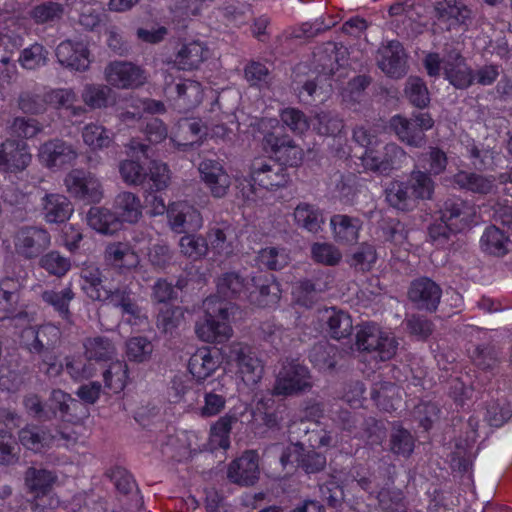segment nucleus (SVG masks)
<instances>
[{
    "mask_svg": "<svg viewBox=\"0 0 512 512\" xmlns=\"http://www.w3.org/2000/svg\"><path fill=\"white\" fill-rule=\"evenodd\" d=\"M407 294L417 309L434 312L440 303L442 289L432 279L420 277L411 282Z\"/></svg>",
    "mask_w": 512,
    "mask_h": 512,
    "instance_id": "9b49d317",
    "label": "nucleus"
},
{
    "mask_svg": "<svg viewBox=\"0 0 512 512\" xmlns=\"http://www.w3.org/2000/svg\"><path fill=\"white\" fill-rule=\"evenodd\" d=\"M378 505L384 512H405V496L400 489L383 488L377 494Z\"/></svg>",
    "mask_w": 512,
    "mask_h": 512,
    "instance_id": "13d9d810",
    "label": "nucleus"
},
{
    "mask_svg": "<svg viewBox=\"0 0 512 512\" xmlns=\"http://www.w3.org/2000/svg\"><path fill=\"white\" fill-rule=\"evenodd\" d=\"M126 355L130 361L142 363L148 361L154 350V346L146 337H132L126 344Z\"/></svg>",
    "mask_w": 512,
    "mask_h": 512,
    "instance_id": "e2e57ef3",
    "label": "nucleus"
},
{
    "mask_svg": "<svg viewBox=\"0 0 512 512\" xmlns=\"http://www.w3.org/2000/svg\"><path fill=\"white\" fill-rule=\"evenodd\" d=\"M77 155L72 145L60 139L47 141L39 149L40 160L49 168L69 165Z\"/></svg>",
    "mask_w": 512,
    "mask_h": 512,
    "instance_id": "4be33fe9",
    "label": "nucleus"
},
{
    "mask_svg": "<svg viewBox=\"0 0 512 512\" xmlns=\"http://www.w3.org/2000/svg\"><path fill=\"white\" fill-rule=\"evenodd\" d=\"M252 290L249 289L247 299L259 307L276 304L280 299L281 289L271 274L257 273L251 278Z\"/></svg>",
    "mask_w": 512,
    "mask_h": 512,
    "instance_id": "4468645a",
    "label": "nucleus"
},
{
    "mask_svg": "<svg viewBox=\"0 0 512 512\" xmlns=\"http://www.w3.org/2000/svg\"><path fill=\"white\" fill-rule=\"evenodd\" d=\"M293 218L297 227L313 234L319 233L324 224L322 211L316 205L308 202H300L295 207Z\"/></svg>",
    "mask_w": 512,
    "mask_h": 512,
    "instance_id": "c9c22d12",
    "label": "nucleus"
},
{
    "mask_svg": "<svg viewBox=\"0 0 512 512\" xmlns=\"http://www.w3.org/2000/svg\"><path fill=\"white\" fill-rule=\"evenodd\" d=\"M204 317L195 325L199 339L207 343H222L232 335L229 324L231 310L230 302L220 300L217 296L207 297L203 302Z\"/></svg>",
    "mask_w": 512,
    "mask_h": 512,
    "instance_id": "f257e3e1",
    "label": "nucleus"
},
{
    "mask_svg": "<svg viewBox=\"0 0 512 512\" xmlns=\"http://www.w3.org/2000/svg\"><path fill=\"white\" fill-rule=\"evenodd\" d=\"M377 258L375 246L368 242H362L347 255L346 262L354 271L364 273L372 269Z\"/></svg>",
    "mask_w": 512,
    "mask_h": 512,
    "instance_id": "79ce46f5",
    "label": "nucleus"
},
{
    "mask_svg": "<svg viewBox=\"0 0 512 512\" xmlns=\"http://www.w3.org/2000/svg\"><path fill=\"white\" fill-rule=\"evenodd\" d=\"M227 477L231 482L241 486L254 485L259 479V465L255 452L246 451L232 461L228 466Z\"/></svg>",
    "mask_w": 512,
    "mask_h": 512,
    "instance_id": "6ab92c4d",
    "label": "nucleus"
},
{
    "mask_svg": "<svg viewBox=\"0 0 512 512\" xmlns=\"http://www.w3.org/2000/svg\"><path fill=\"white\" fill-rule=\"evenodd\" d=\"M106 476L113 482L118 500L127 510H138L142 507V497L133 476L122 467H114L106 472Z\"/></svg>",
    "mask_w": 512,
    "mask_h": 512,
    "instance_id": "9d476101",
    "label": "nucleus"
},
{
    "mask_svg": "<svg viewBox=\"0 0 512 512\" xmlns=\"http://www.w3.org/2000/svg\"><path fill=\"white\" fill-rule=\"evenodd\" d=\"M313 387L312 376L308 368L298 362L283 364L273 387V394L282 396L298 395Z\"/></svg>",
    "mask_w": 512,
    "mask_h": 512,
    "instance_id": "7ed1b4c3",
    "label": "nucleus"
},
{
    "mask_svg": "<svg viewBox=\"0 0 512 512\" xmlns=\"http://www.w3.org/2000/svg\"><path fill=\"white\" fill-rule=\"evenodd\" d=\"M333 236L341 244L355 243L359 238L362 222L358 217L344 214H335L330 219Z\"/></svg>",
    "mask_w": 512,
    "mask_h": 512,
    "instance_id": "bb28decb",
    "label": "nucleus"
},
{
    "mask_svg": "<svg viewBox=\"0 0 512 512\" xmlns=\"http://www.w3.org/2000/svg\"><path fill=\"white\" fill-rule=\"evenodd\" d=\"M249 286L250 281L236 271L222 273L216 281L218 294L227 299L247 298Z\"/></svg>",
    "mask_w": 512,
    "mask_h": 512,
    "instance_id": "c85d7f7f",
    "label": "nucleus"
},
{
    "mask_svg": "<svg viewBox=\"0 0 512 512\" xmlns=\"http://www.w3.org/2000/svg\"><path fill=\"white\" fill-rule=\"evenodd\" d=\"M56 435H52L43 427H25L19 431L20 443L27 449L38 452L45 446H49L55 439Z\"/></svg>",
    "mask_w": 512,
    "mask_h": 512,
    "instance_id": "de8ad7c7",
    "label": "nucleus"
},
{
    "mask_svg": "<svg viewBox=\"0 0 512 512\" xmlns=\"http://www.w3.org/2000/svg\"><path fill=\"white\" fill-rule=\"evenodd\" d=\"M116 214L122 222L136 223L142 217V205L137 195L132 192H120L114 200Z\"/></svg>",
    "mask_w": 512,
    "mask_h": 512,
    "instance_id": "58836bf2",
    "label": "nucleus"
},
{
    "mask_svg": "<svg viewBox=\"0 0 512 512\" xmlns=\"http://www.w3.org/2000/svg\"><path fill=\"white\" fill-rule=\"evenodd\" d=\"M406 158V152L396 143L386 144L381 151L366 149L362 156V162L366 169L388 174L391 170L400 166Z\"/></svg>",
    "mask_w": 512,
    "mask_h": 512,
    "instance_id": "1a4fd4ad",
    "label": "nucleus"
},
{
    "mask_svg": "<svg viewBox=\"0 0 512 512\" xmlns=\"http://www.w3.org/2000/svg\"><path fill=\"white\" fill-rule=\"evenodd\" d=\"M58 62L67 68L76 71H85L90 65V50L83 41H62L55 51Z\"/></svg>",
    "mask_w": 512,
    "mask_h": 512,
    "instance_id": "dca6fc26",
    "label": "nucleus"
},
{
    "mask_svg": "<svg viewBox=\"0 0 512 512\" xmlns=\"http://www.w3.org/2000/svg\"><path fill=\"white\" fill-rule=\"evenodd\" d=\"M206 53L207 50L197 41L182 44L175 53L174 66L186 71L198 69L206 59Z\"/></svg>",
    "mask_w": 512,
    "mask_h": 512,
    "instance_id": "473e14b6",
    "label": "nucleus"
},
{
    "mask_svg": "<svg viewBox=\"0 0 512 512\" xmlns=\"http://www.w3.org/2000/svg\"><path fill=\"white\" fill-rule=\"evenodd\" d=\"M110 98H89L84 105L79 103V98H58L57 109L64 116H81L88 110L107 107Z\"/></svg>",
    "mask_w": 512,
    "mask_h": 512,
    "instance_id": "49530a36",
    "label": "nucleus"
},
{
    "mask_svg": "<svg viewBox=\"0 0 512 512\" xmlns=\"http://www.w3.org/2000/svg\"><path fill=\"white\" fill-rule=\"evenodd\" d=\"M311 257L318 264L336 266L342 260V253L339 248L332 243L316 242L311 246Z\"/></svg>",
    "mask_w": 512,
    "mask_h": 512,
    "instance_id": "6e6d98bb",
    "label": "nucleus"
},
{
    "mask_svg": "<svg viewBox=\"0 0 512 512\" xmlns=\"http://www.w3.org/2000/svg\"><path fill=\"white\" fill-rule=\"evenodd\" d=\"M82 138L91 149H103L110 146L112 137L106 128L101 125L88 124L83 128Z\"/></svg>",
    "mask_w": 512,
    "mask_h": 512,
    "instance_id": "680f3d73",
    "label": "nucleus"
},
{
    "mask_svg": "<svg viewBox=\"0 0 512 512\" xmlns=\"http://www.w3.org/2000/svg\"><path fill=\"white\" fill-rule=\"evenodd\" d=\"M65 186L74 197L90 203H99L103 197L99 179L81 169L71 170L65 177Z\"/></svg>",
    "mask_w": 512,
    "mask_h": 512,
    "instance_id": "0eeeda50",
    "label": "nucleus"
},
{
    "mask_svg": "<svg viewBox=\"0 0 512 512\" xmlns=\"http://www.w3.org/2000/svg\"><path fill=\"white\" fill-rule=\"evenodd\" d=\"M442 219H445L456 228V231H463L477 223V206L460 197H448L440 208Z\"/></svg>",
    "mask_w": 512,
    "mask_h": 512,
    "instance_id": "6e6552de",
    "label": "nucleus"
},
{
    "mask_svg": "<svg viewBox=\"0 0 512 512\" xmlns=\"http://www.w3.org/2000/svg\"><path fill=\"white\" fill-rule=\"evenodd\" d=\"M185 320L184 309L180 306H172L162 309L157 315L156 325L163 334L173 335L177 328Z\"/></svg>",
    "mask_w": 512,
    "mask_h": 512,
    "instance_id": "603ef678",
    "label": "nucleus"
},
{
    "mask_svg": "<svg viewBox=\"0 0 512 512\" xmlns=\"http://www.w3.org/2000/svg\"><path fill=\"white\" fill-rule=\"evenodd\" d=\"M39 266L50 275L62 277L70 270L71 262L58 251H50L40 256Z\"/></svg>",
    "mask_w": 512,
    "mask_h": 512,
    "instance_id": "052dcab7",
    "label": "nucleus"
},
{
    "mask_svg": "<svg viewBox=\"0 0 512 512\" xmlns=\"http://www.w3.org/2000/svg\"><path fill=\"white\" fill-rule=\"evenodd\" d=\"M24 481L28 491L35 494L34 500H38L47 498L56 476L47 469L31 466L24 473Z\"/></svg>",
    "mask_w": 512,
    "mask_h": 512,
    "instance_id": "7c9ffc66",
    "label": "nucleus"
},
{
    "mask_svg": "<svg viewBox=\"0 0 512 512\" xmlns=\"http://www.w3.org/2000/svg\"><path fill=\"white\" fill-rule=\"evenodd\" d=\"M458 232L453 225L442 219V216L428 227L430 241L438 247H444Z\"/></svg>",
    "mask_w": 512,
    "mask_h": 512,
    "instance_id": "338daca9",
    "label": "nucleus"
},
{
    "mask_svg": "<svg viewBox=\"0 0 512 512\" xmlns=\"http://www.w3.org/2000/svg\"><path fill=\"white\" fill-rule=\"evenodd\" d=\"M167 216L171 229L179 234L195 232L202 226L200 212L186 202L173 203L167 211Z\"/></svg>",
    "mask_w": 512,
    "mask_h": 512,
    "instance_id": "a211bd4d",
    "label": "nucleus"
},
{
    "mask_svg": "<svg viewBox=\"0 0 512 512\" xmlns=\"http://www.w3.org/2000/svg\"><path fill=\"white\" fill-rule=\"evenodd\" d=\"M384 193L389 206L399 211L408 212L417 205L413 194H411L410 185L406 181H391Z\"/></svg>",
    "mask_w": 512,
    "mask_h": 512,
    "instance_id": "2f4dec72",
    "label": "nucleus"
},
{
    "mask_svg": "<svg viewBox=\"0 0 512 512\" xmlns=\"http://www.w3.org/2000/svg\"><path fill=\"white\" fill-rule=\"evenodd\" d=\"M472 359L482 370H493L499 363V351L495 345L481 344L475 347Z\"/></svg>",
    "mask_w": 512,
    "mask_h": 512,
    "instance_id": "0e129e2a",
    "label": "nucleus"
},
{
    "mask_svg": "<svg viewBox=\"0 0 512 512\" xmlns=\"http://www.w3.org/2000/svg\"><path fill=\"white\" fill-rule=\"evenodd\" d=\"M13 244L18 257L32 261L39 259L49 249L51 234L41 226H22L15 232Z\"/></svg>",
    "mask_w": 512,
    "mask_h": 512,
    "instance_id": "f03ea898",
    "label": "nucleus"
},
{
    "mask_svg": "<svg viewBox=\"0 0 512 512\" xmlns=\"http://www.w3.org/2000/svg\"><path fill=\"white\" fill-rule=\"evenodd\" d=\"M452 182L460 189L477 194H488L494 188V179L474 172L459 171L453 175Z\"/></svg>",
    "mask_w": 512,
    "mask_h": 512,
    "instance_id": "ea45409f",
    "label": "nucleus"
},
{
    "mask_svg": "<svg viewBox=\"0 0 512 512\" xmlns=\"http://www.w3.org/2000/svg\"><path fill=\"white\" fill-rule=\"evenodd\" d=\"M107 82L117 88H137L146 81L144 70L131 62L115 61L105 68Z\"/></svg>",
    "mask_w": 512,
    "mask_h": 512,
    "instance_id": "f8f14e48",
    "label": "nucleus"
},
{
    "mask_svg": "<svg viewBox=\"0 0 512 512\" xmlns=\"http://www.w3.org/2000/svg\"><path fill=\"white\" fill-rule=\"evenodd\" d=\"M88 225L99 233L113 235L122 227V220L105 207H91L87 213Z\"/></svg>",
    "mask_w": 512,
    "mask_h": 512,
    "instance_id": "72a5a7b5",
    "label": "nucleus"
},
{
    "mask_svg": "<svg viewBox=\"0 0 512 512\" xmlns=\"http://www.w3.org/2000/svg\"><path fill=\"white\" fill-rule=\"evenodd\" d=\"M82 289L93 301H98L105 288L102 285V272L94 264L85 265L81 269Z\"/></svg>",
    "mask_w": 512,
    "mask_h": 512,
    "instance_id": "09e8293b",
    "label": "nucleus"
},
{
    "mask_svg": "<svg viewBox=\"0 0 512 512\" xmlns=\"http://www.w3.org/2000/svg\"><path fill=\"white\" fill-rule=\"evenodd\" d=\"M250 175H252L254 183L266 190L285 187L289 182V175L284 167L263 160H256L252 163Z\"/></svg>",
    "mask_w": 512,
    "mask_h": 512,
    "instance_id": "f3484780",
    "label": "nucleus"
},
{
    "mask_svg": "<svg viewBox=\"0 0 512 512\" xmlns=\"http://www.w3.org/2000/svg\"><path fill=\"white\" fill-rule=\"evenodd\" d=\"M297 467L306 474H316L323 471L327 464L326 456L314 449H305L302 443L294 445Z\"/></svg>",
    "mask_w": 512,
    "mask_h": 512,
    "instance_id": "a19ab883",
    "label": "nucleus"
},
{
    "mask_svg": "<svg viewBox=\"0 0 512 512\" xmlns=\"http://www.w3.org/2000/svg\"><path fill=\"white\" fill-rule=\"evenodd\" d=\"M228 356L231 361L236 363L238 372L246 385L253 386L261 380L264 367L251 346L244 343H233L229 347Z\"/></svg>",
    "mask_w": 512,
    "mask_h": 512,
    "instance_id": "423d86ee",
    "label": "nucleus"
},
{
    "mask_svg": "<svg viewBox=\"0 0 512 512\" xmlns=\"http://www.w3.org/2000/svg\"><path fill=\"white\" fill-rule=\"evenodd\" d=\"M7 128L11 137L19 139L33 138L42 131L37 120L25 117H15Z\"/></svg>",
    "mask_w": 512,
    "mask_h": 512,
    "instance_id": "bf43d9fd",
    "label": "nucleus"
},
{
    "mask_svg": "<svg viewBox=\"0 0 512 512\" xmlns=\"http://www.w3.org/2000/svg\"><path fill=\"white\" fill-rule=\"evenodd\" d=\"M437 21L451 31L467 27L471 20V10L460 0H441L434 4Z\"/></svg>",
    "mask_w": 512,
    "mask_h": 512,
    "instance_id": "ddd939ff",
    "label": "nucleus"
},
{
    "mask_svg": "<svg viewBox=\"0 0 512 512\" xmlns=\"http://www.w3.org/2000/svg\"><path fill=\"white\" fill-rule=\"evenodd\" d=\"M411 194L417 200H430L434 193V181L427 172L413 170L408 181Z\"/></svg>",
    "mask_w": 512,
    "mask_h": 512,
    "instance_id": "3c124183",
    "label": "nucleus"
},
{
    "mask_svg": "<svg viewBox=\"0 0 512 512\" xmlns=\"http://www.w3.org/2000/svg\"><path fill=\"white\" fill-rule=\"evenodd\" d=\"M40 297L42 302L52 307L63 320L72 323L70 303L75 298V293L70 286L61 290L46 289L41 293Z\"/></svg>",
    "mask_w": 512,
    "mask_h": 512,
    "instance_id": "f704fd0d",
    "label": "nucleus"
},
{
    "mask_svg": "<svg viewBox=\"0 0 512 512\" xmlns=\"http://www.w3.org/2000/svg\"><path fill=\"white\" fill-rule=\"evenodd\" d=\"M49 400L66 421L75 423L80 421L87 414L86 409L80 401L72 398L69 394L60 389H54L51 392Z\"/></svg>",
    "mask_w": 512,
    "mask_h": 512,
    "instance_id": "c756f323",
    "label": "nucleus"
},
{
    "mask_svg": "<svg viewBox=\"0 0 512 512\" xmlns=\"http://www.w3.org/2000/svg\"><path fill=\"white\" fill-rule=\"evenodd\" d=\"M71 201L64 195L58 193L46 194L42 198V212L48 223H63L73 213Z\"/></svg>",
    "mask_w": 512,
    "mask_h": 512,
    "instance_id": "a878e982",
    "label": "nucleus"
},
{
    "mask_svg": "<svg viewBox=\"0 0 512 512\" xmlns=\"http://www.w3.org/2000/svg\"><path fill=\"white\" fill-rule=\"evenodd\" d=\"M218 368V361L208 348L198 349L189 359L188 369L198 381L208 378Z\"/></svg>",
    "mask_w": 512,
    "mask_h": 512,
    "instance_id": "c03bdc74",
    "label": "nucleus"
},
{
    "mask_svg": "<svg viewBox=\"0 0 512 512\" xmlns=\"http://www.w3.org/2000/svg\"><path fill=\"white\" fill-rule=\"evenodd\" d=\"M104 259L108 265L121 273L135 269L140 263L138 254L128 243L123 242L108 244L104 251Z\"/></svg>",
    "mask_w": 512,
    "mask_h": 512,
    "instance_id": "b1692460",
    "label": "nucleus"
},
{
    "mask_svg": "<svg viewBox=\"0 0 512 512\" xmlns=\"http://www.w3.org/2000/svg\"><path fill=\"white\" fill-rule=\"evenodd\" d=\"M344 53V47H338L335 42H327L317 48V51L314 52V59L319 72L324 75L334 74L340 66L339 55L341 54L343 56Z\"/></svg>",
    "mask_w": 512,
    "mask_h": 512,
    "instance_id": "4c0bfd02",
    "label": "nucleus"
},
{
    "mask_svg": "<svg viewBox=\"0 0 512 512\" xmlns=\"http://www.w3.org/2000/svg\"><path fill=\"white\" fill-rule=\"evenodd\" d=\"M85 357L88 361H109L112 360L116 348L113 342L106 336H95L86 338L83 342Z\"/></svg>",
    "mask_w": 512,
    "mask_h": 512,
    "instance_id": "a18cd8bd",
    "label": "nucleus"
},
{
    "mask_svg": "<svg viewBox=\"0 0 512 512\" xmlns=\"http://www.w3.org/2000/svg\"><path fill=\"white\" fill-rule=\"evenodd\" d=\"M262 147L282 167H297L303 161V150L280 130L266 133L262 139Z\"/></svg>",
    "mask_w": 512,
    "mask_h": 512,
    "instance_id": "20e7f679",
    "label": "nucleus"
},
{
    "mask_svg": "<svg viewBox=\"0 0 512 512\" xmlns=\"http://www.w3.org/2000/svg\"><path fill=\"white\" fill-rule=\"evenodd\" d=\"M98 301L107 302L115 308H119L122 314L133 318L141 316V308L137 303L135 293L128 286H119L113 290L105 289Z\"/></svg>",
    "mask_w": 512,
    "mask_h": 512,
    "instance_id": "393cba45",
    "label": "nucleus"
},
{
    "mask_svg": "<svg viewBox=\"0 0 512 512\" xmlns=\"http://www.w3.org/2000/svg\"><path fill=\"white\" fill-rule=\"evenodd\" d=\"M325 322L329 335L336 340L347 338L352 334L353 323L350 315L332 307L325 311Z\"/></svg>",
    "mask_w": 512,
    "mask_h": 512,
    "instance_id": "37998d69",
    "label": "nucleus"
},
{
    "mask_svg": "<svg viewBox=\"0 0 512 512\" xmlns=\"http://www.w3.org/2000/svg\"><path fill=\"white\" fill-rule=\"evenodd\" d=\"M31 161L32 155L25 142L9 138L0 144V166L6 171L22 172Z\"/></svg>",
    "mask_w": 512,
    "mask_h": 512,
    "instance_id": "2eb2a0df",
    "label": "nucleus"
},
{
    "mask_svg": "<svg viewBox=\"0 0 512 512\" xmlns=\"http://www.w3.org/2000/svg\"><path fill=\"white\" fill-rule=\"evenodd\" d=\"M390 451L398 456L409 457L414 450V438L402 426H394L389 439Z\"/></svg>",
    "mask_w": 512,
    "mask_h": 512,
    "instance_id": "864d4df0",
    "label": "nucleus"
},
{
    "mask_svg": "<svg viewBox=\"0 0 512 512\" xmlns=\"http://www.w3.org/2000/svg\"><path fill=\"white\" fill-rule=\"evenodd\" d=\"M337 349L328 342H318L309 352L310 361L319 369H333L336 366Z\"/></svg>",
    "mask_w": 512,
    "mask_h": 512,
    "instance_id": "5fc2aeb1",
    "label": "nucleus"
},
{
    "mask_svg": "<svg viewBox=\"0 0 512 512\" xmlns=\"http://www.w3.org/2000/svg\"><path fill=\"white\" fill-rule=\"evenodd\" d=\"M390 127L393 129L399 140L403 143L421 148L426 144V135L421 131L411 118H405L401 115L393 116L390 120Z\"/></svg>",
    "mask_w": 512,
    "mask_h": 512,
    "instance_id": "cd10ccee",
    "label": "nucleus"
},
{
    "mask_svg": "<svg viewBox=\"0 0 512 512\" xmlns=\"http://www.w3.org/2000/svg\"><path fill=\"white\" fill-rule=\"evenodd\" d=\"M64 14L62 4L53 1H47L32 8L31 18L37 24H46L59 21Z\"/></svg>",
    "mask_w": 512,
    "mask_h": 512,
    "instance_id": "4d7b16f0",
    "label": "nucleus"
},
{
    "mask_svg": "<svg viewBox=\"0 0 512 512\" xmlns=\"http://www.w3.org/2000/svg\"><path fill=\"white\" fill-rule=\"evenodd\" d=\"M238 422L239 414L235 410H229L211 425L210 440L215 448L227 450L230 447V433Z\"/></svg>",
    "mask_w": 512,
    "mask_h": 512,
    "instance_id": "e433bc0d",
    "label": "nucleus"
},
{
    "mask_svg": "<svg viewBox=\"0 0 512 512\" xmlns=\"http://www.w3.org/2000/svg\"><path fill=\"white\" fill-rule=\"evenodd\" d=\"M23 334L33 338L28 344L29 351L41 356L50 354L60 342L61 337L60 329L53 324H45L37 328L29 327L23 331Z\"/></svg>",
    "mask_w": 512,
    "mask_h": 512,
    "instance_id": "5701e85b",
    "label": "nucleus"
},
{
    "mask_svg": "<svg viewBox=\"0 0 512 512\" xmlns=\"http://www.w3.org/2000/svg\"><path fill=\"white\" fill-rule=\"evenodd\" d=\"M256 261L259 267L268 270H280L287 265V257L284 251L276 247H266L258 252Z\"/></svg>",
    "mask_w": 512,
    "mask_h": 512,
    "instance_id": "774afa93",
    "label": "nucleus"
},
{
    "mask_svg": "<svg viewBox=\"0 0 512 512\" xmlns=\"http://www.w3.org/2000/svg\"><path fill=\"white\" fill-rule=\"evenodd\" d=\"M119 173L128 185H142L147 180L145 168L136 160H123L119 163Z\"/></svg>",
    "mask_w": 512,
    "mask_h": 512,
    "instance_id": "69168bd1",
    "label": "nucleus"
},
{
    "mask_svg": "<svg viewBox=\"0 0 512 512\" xmlns=\"http://www.w3.org/2000/svg\"><path fill=\"white\" fill-rule=\"evenodd\" d=\"M481 244L489 254L503 256L508 252L509 238L496 225H491L485 229Z\"/></svg>",
    "mask_w": 512,
    "mask_h": 512,
    "instance_id": "8fccbe9b",
    "label": "nucleus"
},
{
    "mask_svg": "<svg viewBox=\"0 0 512 512\" xmlns=\"http://www.w3.org/2000/svg\"><path fill=\"white\" fill-rule=\"evenodd\" d=\"M378 66L390 77L398 78L405 73L406 55L402 44L393 40L378 50Z\"/></svg>",
    "mask_w": 512,
    "mask_h": 512,
    "instance_id": "412c9836",
    "label": "nucleus"
},
{
    "mask_svg": "<svg viewBox=\"0 0 512 512\" xmlns=\"http://www.w3.org/2000/svg\"><path fill=\"white\" fill-rule=\"evenodd\" d=\"M202 180L216 198L224 197L231 185L230 176L216 160L205 159L199 164Z\"/></svg>",
    "mask_w": 512,
    "mask_h": 512,
    "instance_id": "aec40b11",
    "label": "nucleus"
},
{
    "mask_svg": "<svg viewBox=\"0 0 512 512\" xmlns=\"http://www.w3.org/2000/svg\"><path fill=\"white\" fill-rule=\"evenodd\" d=\"M356 346L360 351L376 353L380 360L392 358L397 350V342L393 337L384 334L375 325H364L356 334Z\"/></svg>",
    "mask_w": 512,
    "mask_h": 512,
    "instance_id": "39448f33",
    "label": "nucleus"
}]
</instances>
